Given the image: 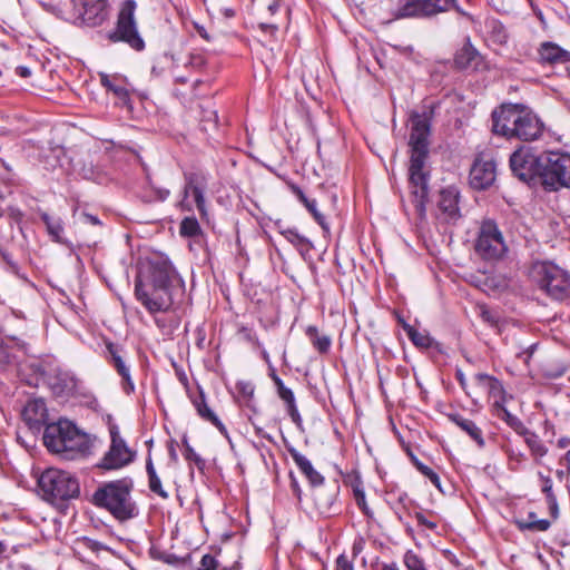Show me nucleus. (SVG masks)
<instances>
[{
    "mask_svg": "<svg viewBox=\"0 0 570 570\" xmlns=\"http://www.w3.org/2000/svg\"><path fill=\"white\" fill-rule=\"evenodd\" d=\"M410 166L409 180L414 198V206L420 215L425 213V205L429 199L430 171L426 167L429 157V137L431 121L426 114L414 112L410 117Z\"/></svg>",
    "mask_w": 570,
    "mask_h": 570,
    "instance_id": "f257e3e1",
    "label": "nucleus"
},
{
    "mask_svg": "<svg viewBox=\"0 0 570 570\" xmlns=\"http://www.w3.org/2000/svg\"><path fill=\"white\" fill-rule=\"evenodd\" d=\"M175 276L176 272L170 263L164 261L154 264L150 275L151 289H145L144 284L136 281V297L150 313L168 309L173 304L169 287Z\"/></svg>",
    "mask_w": 570,
    "mask_h": 570,
    "instance_id": "f03ea898",
    "label": "nucleus"
},
{
    "mask_svg": "<svg viewBox=\"0 0 570 570\" xmlns=\"http://www.w3.org/2000/svg\"><path fill=\"white\" fill-rule=\"evenodd\" d=\"M43 443L50 452L66 454L67 458L85 454L91 445L87 433L62 419L46 425Z\"/></svg>",
    "mask_w": 570,
    "mask_h": 570,
    "instance_id": "7ed1b4c3",
    "label": "nucleus"
},
{
    "mask_svg": "<svg viewBox=\"0 0 570 570\" xmlns=\"http://www.w3.org/2000/svg\"><path fill=\"white\" fill-rule=\"evenodd\" d=\"M131 487V481L126 479L109 482L95 492L94 502L119 520L130 519L135 515V504L130 499Z\"/></svg>",
    "mask_w": 570,
    "mask_h": 570,
    "instance_id": "20e7f679",
    "label": "nucleus"
},
{
    "mask_svg": "<svg viewBox=\"0 0 570 570\" xmlns=\"http://www.w3.org/2000/svg\"><path fill=\"white\" fill-rule=\"evenodd\" d=\"M41 497L51 504H58L80 494L78 480L70 473L59 469H48L38 480Z\"/></svg>",
    "mask_w": 570,
    "mask_h": 570,
    "instance_id": "39448f33",
    "label": "nucleus"
},
{
    "mask_svg": "<svg viewBox=\"0 0 570 570\" xmlns=\"http://www.w3.org/2000/svg\"><path fill=\"white\" fill-rule=\"evenodd\" d=\"M540 185L547 191L570 188V155L559 151L541 154Z\"/></svg>",
    "mask_w": 570,
    "mask_h": 570,
    "instance_id": "423d86ee",
    "label": "nucleus"
},
{
    "mask_svg": "<svg viewBox=\"0 0 570 570\" xmlns=\"http://www.w3.org/2000/svg\"><path fill=\"white\" fill-rule=\"evenodd\" d=\"M531 276L551 298L564 301L570 297V277L557 265L547 262L535 263Z\"/></svg>",
    "mask_w": 570,
    "mask_h": 570,
    "instance_id": "0eeeda50",
    "label": "nucleus"
},
{
    "mask_svg": "<svg viewBox=\"0 0 570 570\" xmlns=\"http://www.w3.org/2000/svg\"><path fill=\"white\" fill-rule=\"evenodd\" d=\"M385 8L393 19L431 17L458 9L455 0H386Z\"/></svg>",
    "mask_w": 570,
    "mask_h": 570,
    "instance_id": "6e6552de",
    "label": "nucleus"
},
{
    "mask_svg": "<svg viewBox=\"0 0 570 570\" xmlns=\"http://www.w3.org/2000/svg\"><path fill=\"white\" fill-rule=\"evenodd\" d=\"M135 10L136 2L134 0L125 1L118 13L116 29L110 31L107 37L111 42L122 41L140 51L145 48V42L137 29Z\"/></svg>",
    "mask_w": 570,
    "mask_h": 570,
    "instance_id": "1a4fd4ad",
    "label": "nucleus"
},
{
    "mask_svg": "<svg viewBox=\"0 0 570 570\" xmlns=\"http://www.w3.org/2000/svg\"><path fill=\"white\" fill-rule=\"evenodd\" d=\"M475 250L487 261L501 259L508 253L505 239L494 220L487 219L482 222L475 243Z\"/></svg>",
    "mask_w": 570,
    "mask_h": 570,
    "instance_id": "9d476101",
    "label": "nucleus"
},
{
    "mask_svg": "<svg viewBox=\"0 0 570 570\" xmlns=\"http://www.w3.org/2000/svg\"><path fill=\"white\" fill-rule=\"evenodd\" d=\"M510 168L520 180L540 184L541 154L535 155L530 148L521 147L510 156Z\"/></svg>",
    "mask_w": 570,
    "mask_h": 570,
    "instance_id": "9b49d317",
    "label": "nucleus"
},
{
    "mask_svg": "<svg viewBox=\"0 0 570 570\" xmlns=\"http://www.w3.org/2000/svg\"><path fill=\"white\" fill-rule=\"evenodd\" d=\"M71 17L76 23L100 26L108 17L107 0H71Z\"/></svg>",
    "mask_w": 570,
    "mask_h": 570,
    "instance_id": "f8f14e48",
    "label": "nucleus"
},
{
    "mask_svg": "<svg viewBox=\"0 0 570 570\" xmlns=\"http://www.w3.org/2000/svg\"><path fill=\"white\" fill-rule=\"evenodd\" d=\"M111 443L109 450L101 459L99 466L105 470H118L130 464L136 456L119 433L115 430L110 431Z\"/></svg>",
    "mask_w": 570,
    "mask_h": 570,
    "instance_id": "ddd939ff",
    "label": "nucleus"
},
{
    "mask_svg": "<svg viewBox=\"0 0 570 570\" xmlns=\"http://www.w3.org/2000/svg\"><path fill=\"white\" fill-rule=\"evenodd\" d=\"M521 108V104H503L499 109L493 110L492 131L508 139L512 138L514 127L520 119Z\"/></svg>",
    "mask_w": 570,
    "mask_h": 570,
    "instance_id": "4468645a",
    "label": "nucleus"
},
{
    "mask_svg": "<svg viewBox=\"0 0 570 570\" xmlns=\"http://www.w3.org/2000/svg\"><path fill=\"white\" fill-rule=\"evenodd\" d=\"M497 175V165L493 158L480 155L470 169V185L479 190L490 187Z\"/></svg>",
    "mask_w": 570,
    "mask_h": 570,
    "instance_id": "2eb2a0df",
    "label": "nucleus"
},
{
    "mask_svg": "<svg viewBox=\"0 0 570 570\" xmlns=\"http://www.w3.org/2000/svg\"><path fill=\"white\" fill-rule=\"evenodd\" d=\"M47 383L56 396L68 397L77 391L78 380L71 372L55 367L47 374Z\"/></svg>",
    "mask_w": 570,
    "mask_h": 570,
    "instance_id": "dca6fc26",
    "label": "nucleus"
},
{
    "mask_svg": "<svg viewBox=\"0 0 570 570\" xmlns=\"http://www.w3.org/2000/svg\"><path fill=\"white\" fill-rule=\"evenodd\" d=\"M543 130V125L540 119L528 107L522 105L520 119L514 127L513 137L523 141H531L538 139Z\"/></svg>",
    "mask_w": 570,
    "mask_h": 570,
    "instance_id": "f3484780",
    "label": "nucleus"
},
{
    "mask_svg": "<svg viewBox=\"0 0 570 570\" xmlns=\"http://www.w3.org/2000/svg\"><path fill=\"white\" fill-rule=\"evenodd\" d=\"M460 193L456 187L449 186L440 191L438 208L440 218L446 223H455L460 217Z\"/></svg>",
    "mask_w": 570,
    "mask_h": 570,
    "instance_id": "a211bd4d",
    "label": "nucleus"
},
{
    "mask_svg": "<svg viewBox=\"0 0 570 570\" xmlns=\"http://www.w3.org/2000/svg\"><path fill=\"white\" fill-rule=\"evenodd\" d=\"M106 348L110 358V363L119 376H121V386L124 392L126 394L132 393L135 391V384L130 375V368L124 360L122 350L112 343H107Z\"/></svg>",
    "mask_w": 570,
    "mask_h": 570,
    "instance_id": "6ab92c4d",
    "label": "nucleus"
},
{
    "mask_svg": "<svg viewBox=\"0 0 570 570\" xmlns=\"http://www.w3.org/2000/svg\"><path fill=\"white\" fill-rule=\"evenodd\" d=\"M100 82L107 89V91L112 92L117 99L116 104L118 106L126 107L129 110L131 109L130 94L126 78L120 75L110 76L107 73H101Z\"/></svg>",
    "mask_w": 570,
    "mask_h": 570,
    "instance_id": "aec40b11",
    "label": "nucleus"
},
{
    "mask_svg": "<svg viewBox=\"0 0 570 570\" xmlns=\"http://www.w3.org/2000/svg\"><path fill=\"white\" fill-rule=\"evenodd\" d=\"M47 416V406L41 399L29 400L22 410V419L32 431H39Z\"/></svg>",
    "mask_w": 570,
    "mask_h": 570,
    "instance_id": "412c9836",
    "label": "nucleus"
},
{
    "mask_svg": "<svg viewBox=\"0 0 570 570\" xmlns=\"http://www.w3.org/2000/svg\"><path fill=\"white\" fill-rule=\"evenodd\" d=\"M539 62L542 65H557L570 61V51L562 49L554 42L544 41L538 48Z\"/></svg>",
    "mask_w": 570,
    "mask_h": 570,
    "instance_id": "4be33fe9",
    "label": "nucleus"
},
{
    "mask_svg": "<svg viewBox=\"0 0 570 570\" xmlns=\"http://www.w3.org/2000/svg\"><path fill=\"white\" fill-rule=\"evenodd\" d=\"M288 452L295 464L312 485H320L324 482V478L314 469L311 461L305 455L295 449H289Z\"/></svg>",
    "mask_w": 570,
    "mask_h": 570,
    "instance_id": "5701e85b",
    "label": "nucleus"
},
{
    "mask_svg": "<svg viewBox=\"0 0 570 570\" xmlns=\"http://www.w3.org/2000/svg\"><path fill=\"white\" fill-rule=\"evenodd\" d=\"M449 419L465 432L479 448H484L485 441L483 439L482 430L472 420L466 419L459 413L449 414Z\"/></svg>",
    "mask_w": 570,
    "mask_h": 570,
    "instance_id": "b1692460",
    "label": "nucleus"
},
{
    "mask_svg": "<svg viewBox=\"0 0 570 570\" xmlns=\"http://www.w3.org/2000/svg\"><path fill=\"white\" fill-rule=\"evenodd\" d=\"M505 401H494L492 404V413L498 419L504 421L512 430H514L518 434L525 433L527 428L523 422L512 414L504 405Z\"/></svg>",
    "mask_w": 570,
    "mask_h": 570,
    "instance_id": "393cba45",
    "label": "nucleus"
},
{
    "mask_svg": "<svg viewBox=\"0 0 570 570\" xmlns=\"http://www.w3.org/2000/svg\"><path fill=\"white\" fill-rule=\"evenodd\" d=\"M474 380L476 384L484 389L491 397L495 399L494 401H507L504 389L498 379L485 373H478L474 375Z\"/></svg>",
    "mask_w": 570,
    "mask_h": 570,
    "instance_id": "a878e982",
    "label": "nucleus"
},
{
    "mask_svg": "<svg viewBox=\"0 0 570 570\" xmlns=\"http://www.w3.org/2000/svg\"><path fill=\"white\" fill-rule=\"evenodd\" d=\"M481 60L478 50L470 43H465L455 55L454 62L460 69L476 68Z\"/></svg>",
    "mask_w": 570,
    "mask_h": 570,
    "instance_id": "bb28decb",
    "label": "nucleus"
},
{
    "mask_svg": "<svg viewBox=\"0 0 570 570\" xmlns=\"http://www.w3.org/2000/svg\"><path fill=\"white\" fill-rule=\"evenodd\" d=\"M193 404L202 419L214 424L222 433H226L225 425L207 405L203 391L199 392V395L197 397L193 399Z\"/></svg>",
    "mask_w": 570,
    "mask_h": 570,
    "instance_id": "cd10ccee",
    "label": "nucleus"
},
{
    "mask_svg": "<svg viewBox=\"0 0 570 570\" xmlns=\"http://www.w3.org/2000/svg\"><path fill=\"white\" fill-rule=\"evenodd\" d=\"M276 387L279 399L283 400L287 406V413L292 421L296 424H299L302 419L296 406L293 391L286 387L282 380H276Z\"/></svg>",
    "mask_w": 570,
    "mask_h": 570,
    "instance_id": "c85d7f7f",
    "label": "nucleus"
},
{
    "mask_svg": "<svg viewBox=\"0 0 570 570\" xmlns=\"http://www.w3.org/2000/svg\"><path fill=\"white\" fill-rule=\"evenodd\" d=\"M204 190V178L198 177H191L185 187V194L190 195L194 198L196 207L202 214L205 213Z\"/></svg>",
    "mask_w": 570,
    "mask_h": 570,
    "instance_id": "c756f323",
    "label": "nucleus"
},
{
    "mask_svg": "<svg viewBox=\"0 0 570 570\" xmlns=\"http://www.w3.org/2000/svg\"><path fill=\"white\" fill-rule=\"evenodd\" d=\"M515 525L521 531H537L544 532L547 531L551 522L547 519H537V514L534 512H529L528 520L517 519L514 521Z\"/></svg>",
    "mask_w": 570,
    "mask_h": 570,
    "instance_id": "7c9ffc66",
    "label": "nucleus"
},
{
    "mask_svg": "<svg viewBox=\"0 0 570 570\" xmlns=\"http://www.w3.org/2000/svg\"><path fill=\"white\" fill-rule=\"evenodd\" d=\"M41 219L46 225L51 239L57 243H63V222L60 217L51 216L47 213L41 214Z\"/></svg>",
    "mask_w": 570,
    "mask_h": 570,
    "instance_id": "2f4dec72",
    "label": "nucleus"
},
{
    "mask_svg": "<svg viewBox=\"0 0 570 570\" xmlns=\"http://www.w3.org/2000/svg\"><path fill=\"white\" fill-rule=\"evenodd\" d=\"M313 497L320 513L330 514L333 511V505L336 498L334 492H327L324 489H318L314 492Z\"/></svg>",
    "mask_w": 570,
    "mask_h": 570,
    "instance_id": "473e14b6",
    "label": "nucleus"
},
{
    "mask_svg": "<svg viewBox=\"0 0 570 570\" xmlns=\"http://www.w3.org/2000/svg\"><path fill=\"white\" fill-rule=\"evenodd\" d=\"M146 471H147V474H148L149 489L154 493H157L163 499H167L168 498V493L163 489L161 481H160L159 476L156 473V470L154 468V463H153V460H151L150 455H148V458L146 460Z\"/></svg>",
    "mask_w": 570,
    "mask_h": 570,
    "instance_id": "72a5a7b5",
    "label": "nucleus"
},
{
    "mask_svg": "<svg viewBox=\"0 0 570 570\" xmlns=\"http://www.w3.org/2000/svg\"><path fill=\"white\" fill-rule=\"evenodd\" d=\"M520 435H523L525 438V443L531 450L532 455L535 456V459L543 458L548 453L547 446L543 444V442L535 433L530 432L527 429V432L520 433Z\"/></svg>",
    "mask_w": 570,
    "mask_h": 570,
    "instance_id": "f704fd0d",
    "label": "nucleus"
},
{
    "mask_svg": "<svg viewBox=\"0 0 570 570\" xmlns=\"http://www.w3.org/2000/svg\"><path fill=\"white\" fill-rule=\"evenodd\" d=\"M306 335L311 340L313 346L320 353H326L331 346V338L326 335H320L316 326L309 325L306 328Z\"/></svg>",
    "mask_w": 570,
    "mask_h": 570,
    "instance_id": "c9c22d12",
    "label": "nucleus"
},
{
    "mask_svg": "<svg viewBox=\"0 0 570 570\" xmlns=\"http://www.w3.org/2000/svg\"><path fill=\"white\" fill-rule=\"evenodd\" d=\"M490 28L489 40L494 45H505L508 41V32L504 26L498 21H492Z\"/></svg>",
    "mask_w": 570,
    "mask_h": 570,
    "instance_id": "e433bc0d",
    "label": "nucleus"
},
{
    "mask_svg": "<svg viewBox=\"0 0 570 570\" xmlns=\"http://www.w3.org/2000/svg\"><path fill=\"white\" fill-rule=\"evenodd\" d=\"M405 331L414 345L420 347H429L431 345V338L429 335L419 332L412 326L405 327Z\"/></svg>",
    "mask_w": 570,
    "mask_h": 570,
    "instance_id": "4c0bfd02",
    "label": "nucleus"
},
{
    "mask_svg": "<svg viewBox=\"0 0 570 570\" xmlns=\"http://www.w3.org/2000/svg\"><path fill=\"white\" fill-rule=\"evenodd\" d=\"M200 232L199 224L196 218L186 217L180 223V234L183 236L193 237Z\"/></svg>",
    "mask_w": 570,
    "mask_h": 570,
    "instance_id": "58836bf2",
    "label": "nucleus"
},
{
    "mask_svg": "<svg viewBox=\"0 0 570 570\" xmlns=\"http://www.w3.org/2000/svg\"><path fill=\"white\" fill-rule=\"evenodd\" d=\"M542 481V492L546 494L547 502L550 509H557V498L552 491V480L550 476L539 474Z\"/></svg>",
    "mask_w": 570,
    "mask_h": 570,
    "instance_id": "ea45409f",
    "label": "nucleus"
},
{
    "mask_svg": "<svg viewBox=\"0 0 570 570\" xmlns=\"http://www.w3.org/2000/svg\"><path fill=\"white\" fill-rule=\"evenodd\" d=\"M306 209L313 215L314 219L322 227V229L326 233L330 232L328 224L325 220V217L318 212L317 204L315 199H308L307 203L304 204Z\"/></svg>",
    "mask_w": 570,
    "mask_h": 570,
    "instance_id": "a19ab883",
    "label": "nucleus"
},
{
    "mask_svg": "<svg viewBox=\"0 0 570 570\" xmlns=\"http://www.w3.org/2000/svg\"><path fill=\"white\" fill-rule=\"evenodd\" d=\"M404 563L409 570H426L423 560L413 551L404 554Z\"/></svg>",
    "mask_w": 570,
    "mask_h": 570,
    "instance_id": "79ce46f5",
    "label": "nucleus"
},
{
    "mask_svg": "<svg viewBox=\"0 0 570 570\" xmlns=\"http://www.w3.org/2000/svg\"><path fill=\"white\" fill-rule=\"evenodd\" d=\"M415 466L425 478H428L431 481V483L435 488H438L442 492L440 476L435 471H433L431 468L421 462H416Z\"/></svg>",
    "mask_w": 570,
    "mask_h": 570,
    "instance_id": "37998d69",
    "label": "nucleus"
},
{
    "mask_svg": "<svg viewBox=\"0 0 570 570\" xmlns=\"http://www.w3.org/2000/svg\"><path fill=\"white\" fill-rule=\"evenodd\" d=\"M282 235L293 245L309 244L308 239L301 235L296 229L287 228L281 232Z\"/></svg>",
    "mask_w": 570,
    "mask_h": 570,
    "instance_id": "c03bdc74",
    "label": "nucleus"
},
{
    "mask_svg": "<svg viewBox=\"0 0 570 570\" xmlns=\"http://www.w3.org/2000/svg\"><path fill=\"white\" fill-rule=\"evenodd\" d=\"M185 446V453L184 456L187 461L194 462L197 466H200L204 464V461L200 459V456L194 451V449L189 445L187 440L185 439L183 441Z\"/></svg>",
    "mask_w": 570,
    "mask_h": 570,
    "instance_id": "a18cd8bd",
    "label": "nucleus"
},
{
    "mask_svg": "<svg viewBox=\"0 0 570 570\" xmlns=\"http://www.w3.org/2000/svg\"><path fill=\"white\" fill-rule=\"evenodd\" d=\"M217 568V561L216 559L210 554L203 556L199 566L196 570H216Z\"/></svg>",
    "mask_w": 570,
    "mask_h": 570,
    "instance_id": "49530a36",
    "label": "nucleus"
},
{
    "mask_svg": "<svg viewBox=\"0 0 570 570\" xmlns=\"http://www.w3.org/2000/svg\"><path fill=\"white\" fill-rule=\"evenodd\" d=\"M414 518L420 525H422L429 530L436 529V523L434 521L429 520L424 513L415 512Z\"/></svg>",
    "mask_w": 570,
    "mask_h": 570,
    "instance_id": "de8ad7c7",
    "label": "nucleus"
},
{
    "mask_svg": "<svg viewBox=\"0 0 570 570\" xmlns=\"http://www.w3.org/2000/svg\"><path fill=\"white\" fill-rule=\"evenodd\" d=\"M169 195V190L165 188H157L153 190V195L146 196L147 202L165 200Z\"/></svg>",
    "mask_w": 570,
    "mask_h": 570,
    "instance_id": "09e8293b",
    "label": "nucleus"
},
{
    "mask_svg": "<svg viewBox=\"0 0 570 570\" xmlns=\"http://www.w3.org/2000/svg\"><path fill=\"white\" fill-rule=\"evenodd\" d=\"M336 570H354V567L345 554H341L336 559Z\"/></svg>",
    "mask_w": 570,
    "mask_h": 570,
    "instance_id": "8fccbe9b",
    "label": "nucleus"
},
{
    "mask_svg": "<svg viewBox=\"0 0 570 570\" xmlns=\"http://www.w3.org/2000/svg\"><path fill=\"white\" fill-rule=\"evenodd\" d=\"M354 495H355V500H356V503L357 505L366 513L368 514V511H367V507H366V501H365V494L362 490L360 489H355L354 490Z\"/></svg>",
    "mask_w": 570,
    "mask_h": 570,
    "instance_id": "3c124183",
    "label": "nucleus"
},
{
    "mask_svg": "<svg viewBox=\"0 0 570 570\" xmlns=\"http://www.w3.org/2000/svg\"><path fill=\"white\" fill-rule=\"evenodd\" d=\"M216 120H217L216 111L210 110L208 112V117H206V120L203 121V129L204 130H208L209 127H215L216 126Z\"/></svg>",
    "mask_w": 570,
    "mask_h": 570,
    "instance_id": "603ef678",
    "label": "nucleus"
},
{
    "mask_svg": "<svg viewBox=\"0 0 570 570\" xmlns=\"http://www.w3.org/2000/svg\"><path fill=\"white\" fill-rule=\"evenodd\" d=\"M291 190L294 195L297 196V198L303 203H307L308 198L305 196L304 191L296 185H291Z\"/></svg>",
    "mask_w": 570,
    "mask_h": 570,
    "instance_id": "864d4df0",
    "label": "nucleus"
},
{
    "mask_svg": "<svg viewBox=\"0 0 570 570\" xmlns=\"http://www.w3.org/2000/svg\"><path fill=\"white\" fill-rule=\"evenodd\" d=\"M85 544L88 549L97 552L99 551L100 549L104 548V546L97 541H94V540H90V539H85Z\"/></svg>",
    "mask_w": 570,
    "mask_h": 570,
    "instance_id": "5fc2aeb1",
    "label": "nucleus"
},
{
    "mask_svg": "<svg viewBox=\"0 0 570 570\" xmlns=\"http://www.w3.org/2000/svg\"><path fill=\"white\" fill-rule=\"evenodd\" d=\"M481 317L484 322L490 323V324H494L497 322L495 317L488 309H482Z\"/></svg>",
    "mask_w": 570,
    "mask_h": 570,
    "instance_id": "6e6d98bb",
    "label": "nucleus"
},
{
    "mask_svg": "<svg viewBox=\"0 0 570 570\" xmlns=\"http://www.w3.org/2000/svg\"><path fill=\"white\" fill-rule=\"evenodd\" d=\"M16 72L22 78H28L31 75V70L24 66L17 67Z\"/></svg>",
    "mask_w": 570,
    "mask_h": 570,
    "instance_id": "4d7b16f0",
    "label": "nucleus"
},
{
    "mask_svg": "<svg viewBox=\"0 0 570 570\" xmlns=\"http://www.w3.org/2000/svg\"><path fill=\"white\" fill-rule=\"evenodd\" d=\"M560 464L566 466L568 472L570 471V450L560 460Z\"/></svg>",
    "mask_w": 570,
    "mask_h": 570,
    "instance_id": "13d9d810",
    "label": "nucleus"
},
{
    "mask_svg": "<svg viewBox=\"0 0 570 570\" xmlns=\"http://www.w3.org/2000/svg\"><path fill=\"white\" fill-rule=\"evenodd\" d=\"M83 217H85L86 222L91 224V225H99L100 224L99 219L96 216L91 215V214H85Z\"/></svg>",
    "mask_w": 570,
    "mask_h": 570,
    "instance_id": "bf43d9fd",
    "label": "nucleus"
},
{
    "mask_svg": "<svg viewBox=\"0 0 570 570\" xmlns=\"http://www.w3.org/2000/svg\"><path fill=\"white\" fill-rule=\"evenodd\" d=\"M455 376H456V380L459 381L460 385L464 389L466 381H465V376H464L463 372L461 370H458Z\"/></svg>",
    "mask_w": 570,
    "mask_h": 570,
    "instance_id": "052dcab7",
    "label": "nucleus"
},
{
    "mask_svg": "<svg viewBox=\"0 0 570 570\" xmlns=\"http://www.w3.org/2000/svg\"><path fill=\"white\" fill-rule=\"evenodd\" d=\"M10 216L14 218L16 220L20 219L22 216V213L18 208L10 207Z\"/></svg>",
    "mask_w": 570,
    "mask_h": 570,
    "instance_id": "680f3d73",
    "label": "nucleus"
},
{
    "mask_svg": "<svg viewBox=\"0 0 570 570\" xmlns=\"http://www.w3.org/2000/svg\"><path fill=\"white\" fill-rule=\"evenodd\" d=\"M261 29L264 30V31H271V32H274L277 30V27L275 24H267V23H261L259 24Z\"/></svg>",
    "mask_w": 570,
    "mask_h": 570,
    "instance_id": "e2e57ef3",
    "label": "nucleus"
},
{
    "mask_svg": "<svg viewBox=\"0 0 570 570\" xmlns=\"http://www.w3.org/2000/svg\"><path fill=\"white\" fill-rule=\"evenodd\" d=\"M291 476H292V487H293L294 493L299 498V495H301V488L298 487V483L295 480V478L292 474H291Z\"/></svg>",
    "mask_w": 570,
    "mask_h": 570,
    "instance_id": "0e129e2a",
    "label": "nucleus"
},
{
    "mask_svg": "<svg viewBox=\"0 0 570 570\" xmlns=\"http://www.w3.org/2000/svg\"><path fill=\"white\" fill-rule=\"evenodd\" d=\"M196 29H197L198 35H199L202 38H204V39H206V40H209V36H208V33H207V31H206V29H205L204 27H198V26H196Z\"/></svg>",
    "mask_w": 570,
    "mask_h": 570,
    "instance_id": "69168bd1",
    "label": "nucleus"
},
{
    "mask_svg": "<svg viewBox=\"0 0 570 570\" xmlns=\"http://www.w3.org/2000/svg\"><path fill=\"white\" fill-rule=\"evenodd\" d=\"M169 454L171 456L173 460H177V454H176V451L175 449L171 446L170 450H169Z\"/></svg>",
    "mask_w": 570,
    "mask_h": 570,
    "instance_id": "338daca9",
    "label": "nucleus"
},
{
    "mask_svg": "<svg viewBox=\"0 0 570 570\" xmlns=\"http://www.w3.org/2000/svg\"><path fill=\"white\" fill-rule=\"evenodd\" d=\"M271 377L273 380V382L276 384V380H281L279 376L275 373V371L273 370L272 373H271Z\"/></svg>",
    "mask_w": 570,
    "mask_h": 570,
    "instance_id": "774afa93",
    "label": "nucleus"
}]
</instances>
